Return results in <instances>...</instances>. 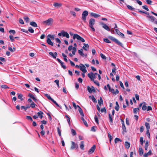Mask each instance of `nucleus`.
Listing matches in <instances>:
<instances>
[{
	"mask_svg": "<svg viewBox=\"0 0 157 157\" xmlns=\"http://www.w3.org/2000/svg\"><path fill=\"white\" fill-rule=\"evenodd\" d=\"M21 109H24L26 111L28 108H30L29 106H27L25 107L24 106H22L21 107Z\"/></svg>",
	"mask_w": 157,
	"mask_h": 157,
	"instance_id": "37",
	"label": "nucleus"
},
{
	"mask_svg": "<svg viewBox=\"0 0 157 157\" xmlns=\"http://www.w3.org/2000/svg\"><path fill=\"white\" fill-rule=\"evenodd\" d=\"M115 43H117V44H118V45L121 46V47H123V44H122V43L121 42H120L118 40H117V39H116V40L115 41Z\"/></svg>",
	"mask_w": 157,
	"mask_h": 157,
	"instance_id": "29",
	"label": "nucleus"
},
{
	"mask_svg": "<svg viewBox=\"0 0 157 157\" xmlns=\"http://www.w3.org/2000/svg\"><path fill=\"white\" fill-rule=\"evenodd\" d=\"M53 20L51 18H50L47 20L43 21V24L47 25H51L53 22Z\"/></svg>",
	"mask_w": 157,
	"mask_h": 157,
	"instance_id": "1",
	"label": "nucleus"
},
{
	"mask_svg": "<svg viewBox=\"0 0 157 157\" xmlns=\"http://www.w3.org/2000/svg\"><path fill=\"white\" fill-rule=\"evenodd\" d=\"M148 145V141H147L145 143L144 147L145 150H147Z\"/></svg>",
	"mask_w": 157,
	"mask_h": 157,
	"instance_id": "43",
	"label": "nucleus"
},
{
	"mask_svg": "<svg viewBox=\"0 0 157 157\" xmlns=\"http://www.w3.org/2000/svg\"><path fill=\"white\" fill-rule=\"evenodd\" d=\"M90 14L92 16H93L95 18L98 17H100V15L97 14L96 13H90Z\"/></svg>",
	"mask_w": 157,
	"mask_h": 157,
	"instance_id": "20",
	"label": "nucleus"
},
{
	"mask_svg": "<svg viewBox=\"0 0 157 157\" xmlns=\"http://www.w3.org/2000/svg\"><path fill=\"white\" fill-rule=\"evenodd\" d=\"M127 7L128 9L132 11H134L135 9V8H133L132 6L129 5H127Z\"/></svg>",
	"mask_w": 157,
	"mask_h": 157,
	"instance_id": "33",
	"label": "nucleus"
},
{
	"mask_svg": "<svg viewBox=\"0 0 157 157\" xmlns=\"http://www.w3.org/2000/svg\"><path fill=\"white\" fill-rule=\"evenodd\" d=\"M81 119L82 120L83 123L86 126H88V124L86 121L84 120L83 117H82L81 118Z\"/></svg>",
	"mask_w": 157,
	"mask_h": 157,
	"instance_id": "35",
	"label": "nucleus"
},
{
	"mask_svg": "<svg viewBox=\"0 0 157 157\" xmlns=\"http://www.w3.org/2000/svg\"><path fill=\"white\" fill-rule=\"evenodd\" d=\"M125 147L126 148L128 149L130 147V144L127 141L125 142Z\"/></svg>",
	"mask_w": 157,
	"mask_h": 157,
	"instance_id": "28",
	"label": "nucleus"
},
{
	"mask_svg": "<svg viewBox=\"0 0 157 157\" xmlns=\"http://www.w3.org/2000/svg\"><path fill=\"white\" fill-rule=\"evenodd\" d=\"M77 50L76 48L75 47H73L72 51V54L74 55H75V52Z\"/></svg>",
	"mask_w": 157,
	"mask_h": 157,
	"instance_id": "41",
	"label": "nucleus"
},
{
	"mask_svg": "<svg viewBox=\"0 0 157 157\" xmlns=\"http://www.w3.org/2000/svg\"><path fill=\"white\" fill-rule=\"evenodd\" d=\"M142 7L144 9L146 10L147 11H149V10L148 9L147 6L146 5L143 6Z\"/></svg>",
	"mask_w": 157,
	"mask_h": 157,
	"instance_id": "54",
	"label": "nucleus"
},
{
	"mask_svg": "<svg viewBox=\"0 0 157 157\" xmlns=\"http://www.w3.org/2000/svg\"><path fill=\"white\" fill-rule=\"evenodd\" d=\"M23 95L21 94H17V97L18 99H20L21 101H22L23 99L22 98Z\"/></svg>",
	"mask_w": 157,
	"mask_h": 157,
	"instance_id": "31",
	"label": "nucleus"
},
{
	"mask_svg": "<svg viewBox=\"0 0 157 157\" xmlns=\"http://www.w3.org/2000/svg\"><path fill=\"white\" fill-rule=\"evenodd\" d=\"M95 20L94 19L91 18L89 20V27H90L94 26L95 24Z\"/></svg>",
	"mask_w": 157,
	"mask_h": 157,
	"instance_id": "8",
	"label": "nucleus"
},
{
	"mask_svg": "<svg viewBox=\"0 0 157 157\" xmlns=\"http://www.w3.org/2000/svg\"><path fill=\"white\" fill-rule=\"evenodd\" d=\"M101 25H102V27L105 29L106 30L108 31H109L110 30V29L108 26L106 24H104L103 22H101L100 23Z\"/></svg>",
	"mask_w": 157,
	"mask_h": 157,
	"instance_id": "9",
	"label": "nucleus"
},
{
	"mask_svg": "<svg viewBox=\"0 0 157 157\" xmlns=\"http://www.w3.org/2000/svg\"><path fill=\"white\" fill-rule=\"evenodd\" d=\"M109 120L110 121V122L111 123H112L113 122L112 117L111 116V114H109Z\"/></svg>",
	"mask_w": 157,
	"mask_h": 157,
	"instance_id": "57",
	"label": "nucleus"
},
{
	"mask_svg": "<svg viewBox=\"0 0 157 157\" xmlns=\"http://www.w3.org/2000/svg\"><path fill=\"white\" fill-rule=\"evenodd\" d=\"M29 96L31 98H32L35 102L37 101V99L35 98L34 96L31 94H28Z\"/></svg>",
	"mask_w": 157,
	"mask_h": 157,
	"instance_id": "19",
	"label": "nucleus"
},
{
	"mask_svg": "<svg viewBox=\"0 0 157 157\" xmlns=\"http://www.w3.org/2000/svg\"><path fill=\"white\" fill-rule=\"evenodd\" d=\"M24 19L25 20V21H26V22H29V19L28 17L27 16H25L23 17Z\"/></svg>",
	"mask_w": 157,
	"mask_h": 157,
	"instance_id": "39",
	"label": "nucleus"
},
{
	"mask_svg": "<svg viewBox=\"0 0 157 157\" xmlns=\"http://www.w3.org/2000/svg\"><path fill=\"white\" fill-rule=\"evenodd\" d=\"M77 107H78V110L81 115L82 116V117H83L84 116V114H83L82 110V109L78 105H77Z\"/></svg>",
	"mask_w": 157,
	"mask_h": 157,
	"instance_id": "15",
	"label": "nucleus"
},
{
	"mask_svg": "<svg viewBox=\"0 0 157 157\" xmlns=\"http://www.w3.org/2000/svg\"><path fill=\"white\" fill-rule=\"evenodd\" d=\"M100 56H101V58L102 59H106V57L103 54L101 53L100 54Z\"/></svg>",
	"mask_w": 157,
	"mask_h": 157,
	"instance_id": "61",
	"label": "nucleus"
},
{
	"mask_svg": "<svg viewBox=\"0 0 157 157\" xmlns=\"http://www.w3.org/2000/svg\"><path fill=\"white\" fill-rule=\"evenodd\" d=\"M115 31L116 33L118 35L120 36L122 38H123L124 37V34L123 33H121V32H120L118 29H115Z\"/></svg>",
	"mask_w": 157,
	"mask_h": 157,
	"instance_id": "12",
	"label": "nucleus"
},
{
	"mask_svg": "<svg viewBox=\"0 0 157 157\" xmlns=\"http://www.w3.org/2000/svg\"><path fill=\"white\" fill-rule=\"evenodd\" d=\"M70 13L74 17H75L76 15L75 13L73 11H70Z\"/></svg>",
	"mask_w": 157,
	"mask_h": 157,
	"instance_id": "50",
	"label": "nucleus"
},
{
	"mask_svg": "<svg viewBox=\"0 0 157 157\" xmlns=\"http://www.w3.org/2000/svg\"><path fill=\"white\" fill-rule=\"evenodd\" d=\"M35 105L36 104L34 102H33L30 104V107L32 108H34L35 107Z\"/></svg>",
	"mask_w": 157,
	"mask_h": 157,
	"instance_id": "53",
	"label": "nucleus"
},
{
	"mask_svg": "<svg viewBox=\"0 0 157 157\" xmlns=\"http://www.w3.org/2000/svg\"><path fill=\"white\" fill-rule=\"evenodd\" d=\"M58 36H63L66 37L67 38H69V36L68 33L64 30H62L60 33H59L58 34Z\"/></svg>",
	"mask_w": 157,
	"mask_h": 157,
	"instance_id": "2",
	"label": "nucleus"
},
{
	"mask_svg": "<svg viewBox=\"0 0 157 157\" xmlns=\"http://www.w3.org/2000/svg\"><path fill=\"white\" fill-rule=\"evenodd\" d=\"M49 54L54 59H56V57L58 55L56 52H54V54L52 52H50L49 53Z\"/></svg>",
	"mask_w": 157,
	"mask_h": 157,
	"instance_id": "13",
	"label": "nucleus"
},
{
	"mask_svg": "<svg viewBox=\"0 0 157 157\" xmlns=\"http://www.w3.org/2000/svg\"><path fill=\"white\" fill-rule=\"evenodd\" d=\"M98 103L100 105H101L103 104V101L101 97H100V99L98 100Z\"/></svg>",
	"mask_w": 157,
	"mask_h": 157,
	"instance_id": "27",
	"label": "nucleus"
},
{
	"mask_svg": "<svg viewBox=\"0 0 157 157\" xmlns=\"http://www.w3.org/2000/svg\"><path fill=\"white\" fill-rule=\"evenodd\" d=\"M71 133H72V135L73 136H75V135H76V134L75 131V130H74L73 129H71Z\"/></svg>",
	"mask_w": 157,
	"mask_h": 157,
	"instance_id": "45",
	"label": "nucleus"
},
{
	"mask_svg": "<svg viewBox=\"0 0 157 157\" xmlns=\"http://www.w3.org/2000/svg\"><path fill=\"white\" fill-rule=\"evenodd\" d=\"M26 119L28 120H30L31 121H33V119L30 116H27L26 117Z\"/></svg>",
	"mask_w": 157,
	"mask_h": 157,
	"instance_id": "55",
	"label": "nucleus"
},
{
	"mask_svg": "<svg viewBox=\"0 0 157 157\" xmlns=\"http://www.w3.org/2000/svg\"><path fill=\"white\" fill-rule=\"evenodd\" d=\"M101 112L102 113L104 112L106 113V109L104 108H102L101 109Z\"/></svg>",
	"mask_w": 157,
	"mask_h": 157,
	"instance_id": "64",
	"label": "nucleus"
},
{
	"mask_svg": "<svg viewBox=\"0 0 157 157\" xmlns=\"http://www.w3.org/2000/svg\"><path fill=\"white\" fill-rule=\"evenodd\" d=\"M47 42L51 46L53 45V42L51 41L50 39H49V38H47Z\"/></svg>",
	"mask_w": 157,
	"mask_h": 157,
	"instance_id": "23",
	"label": "nucleus"
},
{
	"mask_svg": "<svg viewBox=\"0 0 157 157\" xmlns=\"http://www.w3.org/2000/svg\"><path fill=\"white\" fill-rule=\"evenodd\" d=\"M88 14V12L87 11L85 10L83 11L82 14V19L85 22L86 20V17Z\"/></svg>",
	"mask_w": 157,
	"mask_h": 157,
	"instance_id": "4",
	"label": "nucleus"
},
{
	"mask_svg": "<svg viewBox=\"0 0 157 157\" xmlns=\"http://www.w3.org/2000/svg\"><path fill=\"white\" fill-rule=\"evenodd\" d=\"M84 46L82 48L85 50L87 51L89 48V45L88 44H84Z\"/></svg>",
	"mask_w": 157,
	"mask_h": 157,
	"instance_id": "22",
	"label": "nucleus"
},
{
	"mask_svg": "<svg viewBox=\"0 0 157 157\" xmlns=\"http://www.w3.org/2000/svg\"><path fill=\"white\" fill-rule=\"evenodd\" d=\"M138 11L140 13H145V14H147V15H149V13H147V12H146L145 11H141V10H138Z\"/></svg>",
	"mask_w": 157,
	"mask_h": 157,
	"instance_id": "52",
	"label": "nucleus"
},
{
	"mask_svg": "<svg viewBox=\"0 0 157 157\" xmlns=\"http://www.w3.org/2000/svg\"><path fill=\"white\" fill-rule=\"evenodd\" d=\"M61 67L64 69H65L66 68V67L65 65L63 64V62H61V63H60Z\"/></svg>",
	"mask_w": 157,
	"mask_h": 157,
	"instance_id": "59",
	"label": "nucleus"
},
{
	"mask_svg": "<svg viewBox=\"0 0 157 157\" xmlns=\"http://www.w3.org/2000/svg\"><path fill=\"white\" fill-rule=\"evenodd\" d=\"M147 17L149 19V20L153 22L154 21V17L152 16L148 15Z\"/></svg>",
	"mask_w": 157,
	"mask_h": 157,
	"instance_id": "24",
	"label": "nucleus"
},
{
	"mask_svg": "<svg viewBox=\"0 0 157 157\" xmlns=\"http://www.w3.org/2000/svg\"><path fill=\"white\" fill-rule=\"evenodd\" d=\"M95 146L93 145L89 150L88 152V153L89 154H90L94 152L95 149Z\"/></svg>",
	"mask_w": 157,
	"mask_h": 157,
	"instance_id": "11",
	"label": "nucleus"
},
{
	"mask_svg": "<svg viewBox=\"0 0 157 157\" xmlns=\"http://www.w3.org/2000/svg\"><path fill=\"white\" fill-rule=\"evenodd\" d=\"M119 141H121V140L119 138H116L115 139L114 142L115 143H117Z\"/></svg>",
	"mask_w": 157,
	"mask_h": 157,
	"instance_id": "51",
	"label": "nucleus"
},
{
	"mask_svg": "<svg viewBox=\"0 0 157 157\" xmlns=\"http://www.w3.org/2000/svg\"><path fill=\"white\" fill-rule=\"evenodd\" d=\"M65 116L66 117V118H67V121L68 122V124H69V125H70V118H69V116L67 115H66Z\"/></svg>",
	"mask_w": 157,
	"mask_h": 157,
	"instance_id": "42",
	"label": "nucleus"
},
{
	"mask_svg": "<svg viewBox=\"0 0 157 157\" xmlns=\"http://www.w3.org/2000/svg\"><path fill=\"white\" fill-rule=\"evenodd\" d=\"M62 56L63 57V59L66 62L67 61V56L65 55L64 53H62Z\"/></svg>",
	"mask_w": 157,
	"mask_h": 157,
	"instance_id": "40",
	"label": "nucleus"
},
{
	"mask_svg": "<svg viewBox=\"0 0 157 157\" xmlns=\"http://www.w3.org/2000/svg\"><path fill=\"white\" fill-rule=\"evenodd\" d=\"M88 76L92 81H94V80L96 77L95 74L92 72H91L90 73H88Z\"/></svg>",
	"mask_w": 157,
	"mask_h": 157,
	"instance_id": "6",
	"label": "nucleus"
},
{
	"mask_svg": "<svg viewBox=\"0 0 157 157\" xmlns=\"http://www.w3.org/2000/svg\"><path fill=\"white\" fill-rule=\"evenodd\" d=\"M57 131L59 135V136H61V131L59 127L57 128Z\"/></svg>",
	"mask_w": 157,
	"mask_h": 157,
	"instance_id": "58",
	"label": "nucleus"
},
{
	"mask_svg": "<svg viewBox=\"0 0 157 157\" xmlns=\"http://www.w3.org/2000/svg\"><path fill=\"white\" fill-rule=\"evenodd\" d=\"M80 69L84 73H86L87 72L85 66L82 64H80Z\"/></svg>",
	"mask_w": 157,
	"mask_h": 157,
	"instance_id": "7",
	"label": "nucleus"
},
{
	"mask_svg": "<svg viewBox=\"0 0 157 157\" xmlns=\"http://www.w3.org/2000/svg\"><path fill=\"white\" fill-rule=\"evenodd\" d=\"M28 31L31 33H33L34 32L33 29L31 27L29 28Z\"/></svg>",
	"mask_w": 157,
	"mask_h": 157,
	"instance_id": "46",
	"label": "nucleus"
},
{
	"mask_svg": "<svg viewBox=\"0 0 157 157\" xmlns=\"http://www.w3.org/2000/svg\"><path fill=\"white\" fill-rule=\"evenodd\" d=\"M109 91L111 92L113 94H117L119 93V91L117 89H116V91H115V90L113 89H111L110 90H109Z\"/></svg>",
	"mask_w": 157,
	"mask_h": 157,
	"instance_id": "14",
	"label": "nucleus"
},
{
	"mask_svg": "<svg viewBox=\"0 0 157 157\" xmlns=\"http://www.w3.org/2000/svg\"><path fill=\"white\" fill-rule=\"evenodd\" d=\"M108 38L110 39L111 40H112L113 41H114V42H115L116 41V39L114 37H113V36H108Z\"/></svg>",
	"mask_w": 157,
	"mask_h": 157,
	"instance_id": "36",
	"label": "nucleus"
},
{
	"mask_svg": "<svg viewBox=\"0 0 157 157\" xmlns=\"http://www.w3.org/2000/svg\"><path fill=\"white\" fill-rule=\"evenodd\" d=\"M54 82L56 83L57 86L59 88L60 87L59 85V80L58 79H57L54 81Z\"/></svg>",
	"mask_w": 157,
	"mask_h": 157,
	"instance_id": "48",
	"label": "nucleus"
},
{
	"mask_svg": "<svg viewBox=\"0 0 157 157\" xmlns=\"http://www.w3.org/2000/svg\"><path fill=\"white\" fill-rule=\"evenodd\" d=\"M147 108L146 106V104L145 102H143V105L142 109L143 110H145Z\"/></svg>",
	"mask_w": 157,
	"mask_h": 157,
	"instance_id": "26",
	"label": "nucleus"
},
{
	"mask_svg": "<svg viewBox=\"0 0 157 157\" xmlns=\"http://www.w3.org/2000/svg\"><path fill=\"white\" fill-rule=\"evenodd\" d=\"M139 110V108H134L133 109V113L135 114H136L137 113V112Z\"/></svg>",
	"mask_w": 157,
	"mask_h": 157,
	"instance_id": "47",
	"label": "nucleus"
},
{
	"mask_svg": "<svg viewBox=\"0 0 157 157\" xmlns=\"http://www.w3.org/2000/svg\"><path fill=\"white\" fill-rule=\"evenodd\" d=\"M50 39V38L54 40V36L53 35H51L50 34H49L47 36V38H48Z\"/></svg>",
	"mask_w": 157,
	"mask_h": 157,
	"instance_id": "34",
	"label": "nucleus"
},
{
	"mask_svg": "<svg viewBox=\"0 0 157 157\" xmlns=\"http://www.w3.org/2000/svg\"><path fill=\"white\" fill-rule=\"evenodd\" d=\"M53 6L55 7H57V8H59L61 7L62 6V4L61 3H59L57 2H55L53 4Z\"/></svg>",
	"mask_w": 157,
	"mask_h": 157,
	"instance_id": "16",
	"label": "nucleus"
},
{
	"mask_svg": "<svg viewBox=\"0 0 157 157\" xmlns=\"http://www.w3.org/2000/svg\"><path fill=\"white\" fill-rule=\"evenodd\" d=\"M140 142L142 145L143 144V137H140Z\"/></svg>",
	"mask_w": 157,
	"mask_h": 157,
	"instance_id": "62",
	"label": "nucleus"
},
{
	"mask_svg": "<svg viewBox=\"0 0 157 157\" xmlns=\"http://www.w3.org/2000/svg\"><path fill=\"white\" fill-rule=\"evenodd\" d=\"M73 39H76L77 40H80L83 42H84L85 41L84 39L83 38L81 37L79 35L76 34H74L73 36Z\"/></svg>",
	"mask_w": 157,
	"mask_h": 157,
	"instance_id": "3",
	"label": "nucleus"
},
{
	"mask_svg": "<svg viewBox=\"0 0 157 157\" xmlns=\"http://www.w3.org/2000/svg\"><path fill=\"white\" fill-rule=\"evenodd\" d=\"M78 148V145L77 144L75 143L73 141L71 142V149L73 150L74 149H77Z\"/></svg>",
	"mask_w": 157,
	"mask_h": 157,
	"instance_id": "5",
	"label": "nucleus"
},
{
	"mask_svg": "<svg viewBox=\"0 0 157 157\" xmlns=\"http://www.w3.org/2000/svg\"><path fill=\"white\" fill-rule=\"evenodd\" d=\"M145 126L147 130H149L150 129V125L148 123L146 122L145 123Z\"/></svg>",
	"mask_w": 157,
	"mask_h": 157,
	"instance_id": "44",
	"label": "nucleus"
},
{
	"mask_svg": "<svg viewBox=\"0 0 157 157\" xmlns=\"http://www.w3.org/2000/svg\"><path fill=\"white\" fill-rule=\"evenodd\" d=\"M9 37L11 41H14V39L13 36L12 35H10Z\"/></svg>",
	"mask_w": 157,
	"mask_h": 157,
	"instance_id": "60",
	"label": "nucleus"
},
{
	"mask_svg": "<svg viewBox=\"0 0 157 157\" xmlns=\"http://www.w3.org/2000/svg\"><path fill=\"white\" fill-rule=\"evenodd\" d=\"M83 50L82 49H81L80 50H78V52L79 54L82 56H83L84 54L83 53Z\"/></svg>",
	"mask_w": 157,
	"mask_h": 157,
	"instance_id": "32",
	"label": "nucleus"
},
{
	"mask_svg": "<svg viewBox=\"0 0 157 157\" xmlns=\"http://www.w3.org/2000/svg\"><path fill=\"white\" fill-rule=\"evenodd\" d=\"M30 24L31 26L34 27H37V25L36 23L34 21H31L30 23Z\"/></svg>",
	"mask_w": 157,
	"mask_h": 157,
	"instance_id": "21",
	"label": "nucleus"
},
{
	"mask_svg": "<svg viewBox=\"0 0 157 157\" xmlns=\"http://www.w3.org/2000/svg\"><path fill=\"white\" fill-rule=\"evenodd\" d=\"M122 129L125 132H126V127L124 124V122L123 121H122Z\"/></svg>",
	"mask_w": 157,
	"mask_h": 157,
	"instance_id": "30",
	"label": "nucleus"
},
{
	"mask_svg": "<svg viewBox=\"0 0 157 157\" xmlns=\"http://www.w3.org/2000/svg\"><path fill=\"white\" fill-rule=\"evenodd\" d=\"M45 96L48 99L50 100H51L52 101V100L53 99V98H52L51 97L50 95H49L48 94H45Z\"/></svg>",
	"mask_w": 157,
	"mask_h": 157,
	"instance_id": "38",
	"label": "nucleus"
},
{
	"mask_svg": "<svg viewBox=\"0 0 157 157\" xmlns=\"http://www.w3.org/2000/svg\"><path fill=\"white\" fill-rule=\"evenodd\" d=\"M103 40L105 42H106L107 43H111V41L107 38H104L103 39Z\"/></svg>",
	"mask_w": 157,
	"mask_h": 157,
	"instance_id": "49",
	"label": "nucleus"
},
{
	"mask_svg": "<svg viewBox=\"0 0 157 157\" xmlns=\"http://www.w3.org/2000/svg\"><path fill=\"white\" fill-rule=\"evenodd\" d=\"M92 100L93 102H94V103L97 102V100L96 99L94 98V97L93 95L92 96Z\"/></svg>",
	"mask_w": 157,
	"mask_h": 157,
	"instance_id": "56",
	"label": "nucleus"
},
{
	"mask_svg": "<svg viewBox=\"0 0 157 157\" xmlns=\"http://www.w3.org/2000/svg\"><path fill=\"white\" fill-rule=\"evenodd\" d=\"M144 153V151L141 147H140L139 149V153L140 155H142Z\"/></svg>",
	"mask_w": 157,
	"mask_h": 157,
	"instance_id": "18",
	"label": "nucleus"
},
{
	"mask_svg": "<svg viewBox=\"0 0 157 157\" xmlns=\"http://www.w3.org/2000/svg\"><path fill=\"white\" fill-rule=\"evenodd\" d=\"M146 2L148 4L151 5L152 4V2L150 0H146Z\"/></svg>",
	"mask_w": 157,
	"mask_h": 157,
	"instance_id": "63",
	"label": "nucleus"
},
{
	"mask_svg": "<svg viewBox=\"0 0 157 157\" xmlns=\"http://www.w3.org/2000/svg\"><path fill=\"white\" fill-rule=\"evenodd\" d=\"M87 90L90 93H92V92H95L96 90L93 86H92L90 88L89 86L87 87Z\"/></svg>",
	"mask_w": 157,
	"mask_h": 157,
	"instance_id": "10",
	"label": "nucleus"
},
{
	"mask_svg": "<svg viewBox=\"0 0 157 157\" xmlns=\"http://www.w3.org/2000/svg\"><path fill=\"white\" fill-rule=\"evenodd\" d=\"M84 142L82 141L81 142L80 147V148L82 150L84 149Z\"/></svg>",
	"mask_w": 157,
	"mask_h": 157,
	"instance_id": "25",
	"label": "nucleus"
},
{
	"mask_svg": "<svg viewBox=\"0 0 157 157\" xmlns=\"http://www.w3.org/2000/svg\"><path fill=\"white\" fill-rule=\"evenodd\" d=\"M43 113L41 111H40L39 112L37 113V115L38 116V117H39L41 119H42L43 117Z\"/></svg>",
	"mask_w": 157,
	"mask_h": 157,
	"instance_id": "17",
	"label": "nucleus"
}]
</instances>
